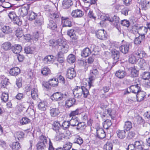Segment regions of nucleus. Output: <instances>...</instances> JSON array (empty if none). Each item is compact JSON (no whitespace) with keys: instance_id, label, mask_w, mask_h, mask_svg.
I'll return each instance as SVG.
<instances>
[{"instance_id":"nucleus-42","label":"nucleus","mask_w":150,"mask_h":150,"mask_svg":"<svg viewBox=\"0 0 150 150\" xmlns=\"http://www.w3.org/2000/svg\"><path fill=\"white\" fill-rule=\"evenodd\" d=\"M35 50L34 47L28 46L24 49L25 52L27 54H32Z\"/></svg>"},{"instance_id":"nucleus-24","label":"nucleus","mask_w":150,"mask_h":150,"mask_svg":"<svg viewBox=\"0 0 150 150\" xmlns=\"http://www.w3.org/2000/svg\"><path fill=\"white\" fill-rule=\"evenodd\" d=\"M134 54L137 57L139 58L140 59L144 57L146 55V54L145 52L141 50V49H138L135 52Z\"/></svg>"},{"instance_id":"nucleus-16","label":"nucleus","mask_w":150,"mask_h":150,"mask_svg":"<svg viewBox=\"0 0 150 150\" xmlns=\"http://www.w3.org/2000/svg\"><path fill=\"white\" fill-rule=\"evenodd\" d=\"M127 74V73L125 71L119 69L116 72L115 75L119 79H122L126 76Z\"/></svg>"},{"instance_id":"nucleus-22","label":"nucleus","mask_w":150,"mask_h":150,"mask_svg":"<svg viewBox=\"0 0 150 150\" xmlns=\"http://www.w3.org/2000/svg\"><path fill=\"white\" fill-rule=\"evenodd\" d=\"M62 40L59 38L57 40H50V46L55 47L57 45L59 46L60 44H61Z\"/></svg>"},{"instance_id":"nucleus-58","label":"nucleus","mask_w":150,"mask_h":150,"mask_svg":"<svg viewBox=\"0 0 150 150\" xmlns=\"http://www.w3.org/2000/svg\"><path fill=\"white\" fill-rule=\"evenodd\" d=\"M80 113L79 112V109H77L75 110L71 111V112L70 113L69 116L70 117H73V118L74 117V116L77 115Z\"/></svg>"},{"instance_id":"nucleus-17","label":"nucleus","mask_w":150,"mask_h":150,"mask_svg":"<svg viewBox=\"0 0 150 150\" xmlns=\"http://www.w3.org/2000/svg\"><path fill=\"white\" fill-rule=\"evenodd\" d=\"M62 21L63 23V27H71V22L69 20L68 17H62Z\"/></svg>"},{"instance_id":"nucleus-46","label":"nucleus","mask_w":150,"mask_h":150,"mask_svg":"<svg viewBox=\"0 0 150 150\" xmlns=\"http://www.w3.org/2000/svg\"><path fill=\"white\" fill-rule=\"evenodd\" d=\"M75 56L72 54H70L67 57V61L69 63H73L75 61Z\"/></svg>"},{"instance_id":"nucleus-52","label":"nucleus","mask_w":150,"mask_h":150,"mask_svg":"<svg viewBox=\"0 0 150 150\" xmlns=\"http://www.w3.org/2000/svg\"><path fill=\"white\" fill-rule=\"evenodd\" d=\"M49 82L50 83L51 86H57L58 84V81L56 78L50 79L49 80Z\"/></svg>"},{"instance_id":"nucleus-8","label":"nucleus","mask_w":150,"mask_h":150,"mask_svg":"<svg viewBox=\"0 0 150 150\" xmlns=\"http://www.w3.org/2000/svg\"><path fill=\"white\" fill-rule=\"evenodd\" d=\"M96 36L98 39L103 40H106L107 37L106 32L104 29L98 31L96 33Z\"/></svg>"},{"instance_id":"nucleus-40","label":"nucleus","mask_w":150,"mask_h":150,"mask_svg":"<svg viewBox=\"0 0 150 150\" xmlns=\"http://www.w3.org/2000/svg\"><path fill=\"white\" fill-rule=\"evenodd\" d=\"M117 137L123 139L125 136L126 132L124 130H118L117 131Z\"/></svg>"},{"instance_id":"nucleus-20","label":"nucleus","mask_w":150,"mask_h":150,"mask_svg":"<svg viewBox=\"0 0 150 150\" xmlns=\"http://www.w3.org/2000/svg\"><path fill=\"white\" fill-rule=\"evenodd\" d=\"M20 73V69L18 67H14L11 69L9 71V74L12 76H16Z\"/></svg>"},{"instance_id":"nucleus-30","label":"nucleus","mask_w":150,"mask_h":150,"mask_svg":"<svg viewBox=\"0 0 150 150\" xmlns=\"http://www.w3.org/2000/svg\"><path fill=\"white\" fill-rule=\"evenodd\" d=\"M47 103L46 101H43L40 102L38 105L39 109L42 111H45L46 110Z\"/></svg>"},{"instance_id":"nucleus-1","label":"nucleus","mask_w":150,"mask_h":150,"mask_svg":"<svg viewBox=\"0 0 150 150\" xmlns=\"http://www.w3.org/2000/svg\"><path fill=\"white\" fill-rule=\"evenodd\" d=\"M74 97L77 98H81L82 95L84 98H86L89 95L88 91L84 86H76L73 91Z\"/></svg>"},{"instance_id":"nucleus-25","label":"nucleus","mask_w":150,"mask_h":150,"mask_svg":"<svg viewBox=\"0 0 150 150\" xmlns=\"http://www.w3.org/2000/svg\"><path fill=\"white\" fill-rule=\"evenodd\" d=\"M140 88V87L138 86V84L136 85H132L129 87L131 91L135 93H137L138 92L140 91H141Z\"/></svg>"},{"instance_id":"nucleus-19","label":"nucleus","mask_w":150,"mask_h":150,"mask_svg":"<svg viewBox=\"0 0 150 150\" xmlns=\"http://www.w3.org/2000/svg\"><path fill=\"white\" fill-rule=\"evenodd\" d=\"M138 65L140 69L142 70H145L147 67V64L146 61L142 58L138 59Z\"/></svg>"},{"instance_id":"nucleus-11","label":"nucleus","mask_w":150,"mask_h":150,"mask_svg":"<svg viewBox=\"0 0 150 150\" xmlns=\"http://www.w3.org/2000/svg\"><path fill=\"white\" fill-rule=\"evenodd\" d=\"M56 134L52 140L54 142L60 141L64 138V132L62 131L56 132Z\"/></svg>"},{"instance_id":"nucleus-48","label":"nucleus","mask_w":150,"mask_h":150,"mask_svg":"<svg viewBox=\"0 0 150 150\" xmlns=\"http://www.w3.org/2000/svg\"><path fill=\"white\" fill-rule=\"evenodd\" d=\"M149 3H150V2L146 0L142 2L140 5L142 9L144 10L147 9Z\"/></svg>"},{"instance_id":"nucleus-49","label":"nucleus","mask_w":150,"mask_h":150,"mask_svg":"<svg viewBox=\"0 0 150 150\" xmlns=\"http://www.w3.org/2000/svg\"><path fill=\"white\" fill-rule=\"evenodd\" d=\"M11 147L12 149L14 150H18L21 147L20 144L17 142L13 143Z\"/></svg>"},{"instance_id":"nucleus-35","label":"nucleus","mask_w":150,"mask_h":150,"mask_svg":"<svg viewBox=\"0 0 150 150\" xmlns=\"http://www.w3.org/2000/svg\"><path fill=\"white\" fill-rule=\"evenodd\" d=\"M60 113L59 110L57 108H52L50 110V115L52 117H56L59 115Z\"/></svg>"},{"instance_id":"nucleus-7","label":"nucleus","mask_w":150,"mask_h":150,"mask_svg":"<svg viewBox=\"0 0 150 150\" xmlns=\"http://www.w3.org/2000/svg\"><path fill=\"white\" fill-rule=\"evenodd\" d=\"M119 17L116 16L115 15L112 18H110V17L109 16H106V18H105V20H107L109 21L110 22H112L114 21L115 22L116 24L117 25V26H116L117 29L118 30L120 33L121 32V29L119 27H118V24L119 23Z\"/></svg>"},{"instance_id":"nucleus-27","label":"nucleus","mask_w":150,"mask_h":150,"mask_svg":"<svg viewBox=\"0 0 150 150\" xmlns=\"http://www.w3.org/2000/svg\"><path fill=\"white\" fill-rule=\"evenodd\" d=\"M25 134L22 132L18 131L16 132L14 134V136L16 139L19 140H21L24 138Z\"/></svg>"},{"instance_id":"nucleus-4","label":"nucleus","mask_w":150,"mask_h":150,"mask_svg":"<svg viewBox=\"0 0 150 150\" xmlns=\"http://www.w3.org/2000/svg\"><path fill=\"white\" fill-rule=\"evenodd\" d=\"M98 74V72L97 69L93 68L90 71V75L89 77V81L88 82L89 87L90 88L92 81L95 79L96 76Z\"/></svg>"},{"instance_id":"nucleus-15","label":"nucleus","mask_w":150,"mask_h":150,"mask_svg":"<svg viewBox=\"0 0 150 150\" xmlns=\"http://www.w3.org/2000/svg\"><path fill=\"white\" fill-rule=\"evenodd\" d=\"M97 137L100 139H103L105 137V133L102 128H97L96 129Z\"/></svg>"},{"instance_id":"nucleus-31","label":"nucleus","mask_w":150,"mask_h":150,"mask_svg":"<svg viewBox=\"0 0 150 150\" xmlns=\"http://www.w3.org/2000/svg\"><path fill=\"white\" fill-rule=\"evenodd\" d=\"M72 2L71 0H64L62 3V6L64 8H69L71 5Z\"/></svg>"},{"instance_id":"nucleus-64","label":"nucleus","mask_w":150,"mask_h":150,"mask_svg":"<svg viewBox=\"0 0 150 150\" xmlns=\"http://www.w3.org/2000/svg\"><path fill=\"white\" fill-rule=\"evenodd\" d=\"M134 144L136 149L137 148L140 150H144V149H143V148L140 145L141 144L139 141H136Z\"/></svg>"},{"instance_id":"nucleus-33","label":"nucleus","mask_w":150,"mask_h":150,"mask_svg":"<svg viewBox=\"0 0 150 150\" xmlns=\"http://www.w3.org/2000/svg\"><path fill=\"white\" fill-rule=\"evenodd\" d=\"M3 32L6 34L11 33L12 32V28L9 26H4L2 28Z\"/></svg>"},{"instance_id":"nucleus-14","label":"nucleus","mask_w":150,"mask_h":150,"mask_svg":"<svg viewBox=\"0 0 150 150\" xmlns=\"http://www.w3.org/2000/svg\"><path fill=\"white\" fill-rule=\"evenodd\" d=\"M83 14V12L79 9L73 10L71 13V16L74 18L81 17Z\"/></svg>"},{"instance_id":"nucleus-26","label":"nucleus","mask_w":150,"mask_h":150,"mask_svg":"<svg viewBox=\"0 0 150 150\" xmlns=\"http://www.w3.org/2000/svg\"><path fill=\"white\" fill-rule=\"evenodd\" d=\"M61 127V125L58 121H54L52 124V129L56 132H60L61 131V129L59 127Z\"/></svg>"},{"instance_id":"nucleus-6","label":"nucleus","mask_w":150,"mask_h":150,"mask_svg":"<svg viewBox=\"0 0 150 150\" xmlns=\"http://www.w3.org/2000/svg\"><path fill=\"white\" fill-rule=\"evenodd\" d=\"M132 45L131 43L126 42L120 47V50L123 53L127 54L128 52L129 49L132 47Z\"/></svg>"},{"instance_id":"nucleus-29","label":"nucleus","mask_w":150,"mask_h":150,"mask_svg":"<svg viewBox=\"0 0 150 150\" xmlns=\"http://www.w3.org/2000/svg\"><path fill=\"white\" fill-rule=\"evenodd\" d=\"M91 53V50L89 48L86 47L81 52L82 57H86L88 56Z\"/></svg>"},{"instance_id":"nucleus-44","label":"nucleus","mask_w":150,"mask_h":150,"mask_svg":"<svg viewBox=\"0 0 150 150\" xmlns=\"http://www.w3.org/2000/svg\"><path fill=\"white\" fill-rule=\"evenodd\" d=\"M50 69L47 67H45L42 69L41 73L44 76H47L50 74Z\"/></svg>"},{"instance_id":"nucleus-2","label":"nucleus","mask_w":150,"mask_h":150,"mask_svg":"<svg viewBox=\"0 0 150 150\" xmlns=\"http://www.w3.org/2000/svg\"><path fill=\"white\" fill-rule=\"evenodd\" d=\"M40 141L37 143L36 146L37 150H45L46 148L47 140L45 136L42 135L39 137Z\"/></svg>"},{"instance_id":"nucleus-10","label":"nucleus","mask_w":150,"mask_h":150,"mask_svg":"<svg viewBox=\"0 0 150 150\" xmlns=\"http://www.w3.org/2000/svg\"><path fill=\"white\" fill-rule=\"evenodd\" d=\"M63 94L61 92H57L54 93L51 96V99L54 101H59L62 99Z\"/></svg>"},{"instance_id":"nucleus-62","label":"nucleus","mask_w":150,"mask_h":150,"mask_svg":"<svg viewBox=\"0 0 150 150\" xmlns=\"http://www.w3.org/2000/svg\"><path fill=\"white\" fill-rule=\"evenodd\" d=\"M129 61L130 63L132 64L135 63L137 61L135 56L133 55H131L129 58Z\"/></svg>"},{"instance_id":"nucleus-61","label":"nucleus","mask_w":150,"mask_h":150,"mask_svg":"<svg viewBox=\"0 0 150 150\" xmlns=\"http://www.w3.org/2000/svg\"><path fill=\"white\" fill-rule=\"evenodd\" d=\"M16 35L18 38L22 37L23 35V33L22 30L20 28L17 29L16 30Z\"/></svg>"},{"instance_id":"nucleus-41","label":"nucleus","mask_w":150,"mask_h":150,"mask_svg":"<svg viewBox=\"0 0 150 150\" xmlns=\"http://www.w3.org/2000/svg\"><path fill=\"white\" fill-rule=\"evenodd\" d=\"M43 23V19L41 16H39L35 21V24L38 25H40Z\"/></svg>"},{"instance_id":"nucleus-12","label":"nucleus","mask_w":150,"mask_h":150,"mask_svg":"<svg viewBox=\"0 0 150 150\" xmlns=\"http://www.w3.org/2000/svg\"><path fill=\"white\" fill-rule=\"evenodd\" d=\"M67 34L72 40H76L78 38V36L77 35V33L76 31L73 29H72L68 30Z\"/></svg>"},{"instance_id":"nucleus-34","label":"nucleus","mask_w":150,"mask_h":150,"mask_svg":"<svg viewBox=\"0 0 150 150\" xmlns=\"http://www.w3.org/2000/svg\"><path fill=\"white\" fill-rule=\"evenodd\" d=\"M1 47L4 50H8L11 49V44L9 42H6L2 44Z\"/></svg>"},{"instance_id":"nucleus-56","label":"nucleus","mask_w":150,"mask_h":150,"mask_svg":"<svg viewBox=\"0 0 150 150\" xmlns=\"http://www.w3.org/2000/svg\"><path fill=\"white\" fill-rule=\"evenodd\" d=\"M8 93L5 92L2 93L1 98V100L4 102L7 101L8 100Z\"/></svg>"},{"instance_id":"nucleus-39","label":"nucleus","mask_w":150,"mask_h":150,"mask_svg":"<svg viewBox=\"0 0 150 150\" xmlns=\"http://www.w3.org/2000/svg\"><path fill=\"white\" fill-rule=\"evenodd\" d=\"M69 122L70 125L74 127L76 126L77 125V124H78L79 122L77 118H76L75 117L74 118L72 117Z\"/></svg>"},{"instance_id":"nucleus-53","label":"nucleus","mask_w":150,"mask_h":150,"mask_svg":"<svg viewBox=\"0 0 150 150\" xmlns=\"http://www.w3.org/2000/svg\"><path fill=\"white\" fill-rule=\"evenodd\" d=\"M131 75L132 77H134L137 76L138 75V72L137 70L134 67L131 68Z\"/></svg>"},{"instance_id":"nucleus-32","label":"nucleus","mask_w":150,"mask_h":150,"mask_svg":"<svg viewBox=\"0 0 150 150\" xmlns=\"http://www.w3.org/2000/svg\"><path fill=\"white\" fill-rule=\"evenodd\" d=\"M132 127V123L131 122L127 121L125 122L123 127L124 130L127 131H129Z\"/></svg>"},{"instance_id":"nucleus-55","label":"nucleus","mask_w":150,"mask_h":150,"mask_svg":"<svg viewBox=\"0 0 150 150\" xmlns=\"http://www.w3.org/2000/svg\"><path fill=\"white\" fill-rule=\"evenodd\" d=\"M70 125L69 122L64 121L63 122L62 125H61V127L64 130L67 129Z\"/></svg>"},{"instance_id":"nucleus-51","label":"nucleus","mask_w":150,"mask_h":150,"mask_svg":"<svg viewBox=\"0 0 150 150\" xmlns=\"http://www.w3.org/2000/svg\"><path fill=\"white\" fill-rule=\"evenodd\" d=\"M111 125V121L109 120H107L103 123V127L104 128L108 129Z\"/></svg>"},{"instance_id":"nucleus-9","label":"nucleus","mask_w":150,"mask_h":150,"mask_svg":"<svg viewBox=\"0 0 150 150\" xmlns=\"http://www.w3.org/2000/svg\"><path fill=\"white\" fill-rule=\"evenodd\" d=\"M76 75V73L73 68H69L67 69L66 77L70 79H72Z\"/></svg>"},{"instance_id":"nucleus-60","label":"nucleus","mask_w":150,"mask_h":150,"mask_svg":"<svg viewBox=\"0 0 150 150\" xmlns=\"http://www.w3.org/2000/svg\"><path fill=\"white\" fill-rule=\"evenodd\" d=\"M14 24L17 25H21L22 24V22L19 18L16 16L13 20Z\"/></svg>"},{"instance_id":"nucleus-23","label":"nucleus","mask_w":150,"mask_h":150,"mask_svg":"<svg viewBox=\"0 0 150 150\" xmlns=\"http://www.w3.org/2000/svg\"><path fill=\"white\" fill-rule=\"evenodd\" d=\"M112 57L115 61H117L120 57V52L115 49L112 50L111 51Z\"/></svg>"},{"instance_id":"nucleus-47","label":"nucleus","mask_w":150,"mask_h":150,"mask_svg":"<svg viewBox=\"0 0 150 150\" xmlns=\"http://www.w3.org/2000/svg\"><path fill=\"white\" fill-rule=\"evenodd\" d=\"M145 36H139L136 38L134 40L135 44L136 45H139L141 43L142 40L144 38Z\"/></svg>"},{"instance_id":"nucleus-37","label":"nucleus","mask_w":150,"mask_h":150,"mask_svg":"<svg viewBox=\"0 0 150 150\" xmlns=\"http://www.w3.org/2000/svg\"><path fill=\"white\" fill-rule=\"evenodd\" d=\"M21 46L18 45H15V46H14L12 48V50L13 52L15 54H19L20 53L22 50Z\"/></svg>"},{"instance_id":"nucleus-54","label":"nucleus","mask_w":150,"mask_h":150,"mask_svg":"<svg viewBox=\"0 0 150 150\" xmlns=\"http://www.w3.org/2000/svg\"><path fill=\"white\" fill-rule=\"evenodd\" d=\"M72 146V143L69 142H66L64 145L63 149L64 150H69Z\"/></svg>"},{"instance_id":"nucleus-13","label":"nucleus","mask_w":150,"mask_h":150,"mask_svg":"<svg viewBox=\"0 0 150 150\" xmlns=\"http://www.w3.org/2000/svg\"><path fill=\"white\" fill-rule=\"evenodd\" d=\"M29 9V7L27 5L22 7L19 9L18 13L21 16L24 17L28 14Z\"/></svg>"},{"instance_id":"nucleus-28","label":"nucleus","mask_w":150,"mask_h":150,"mask_svg":"<svg viewBox=\"0 0 150 150\" xmlns=\"http://www.w3.org/2000/svg\"><path fill=\"white\" fill-rule=\"evenodd\" d=\"M76 102V100L74 98H70L66 101V106L69 108H70L74 105Z\"/></svg>"},{"instance_id":"nucleus-57","label":"nucleus","mask_w":150,"mask_h":150,"mask_svg":"<svg viewBox=\"0 0 150 150\" xmlns=\"http://www.w3.org/2000/svg\"><path fill=\"white\" fill-rule=\"evenodd\" d=\"M30 122V120L27 117H23L20 121V124L21 125H26Z\"/></svg>"},{"instance_id":"nucleus-18","label":"nucleus","mask_w":150,"mask_h":150,"mask_svg":"<svg viewBox=\"0 0 150 150\" xmlns=\"http://www.w3.org/2000/svg\"><path fill=\"white\" fill-rule=\"evenodd\" d=\"M146 96V93L142 91L138 92L136 95L137 100L138 102H141L143 100Z\"/></svg>"},{"instance_id":"nucleus-3","label":"nucleus","mask_w":150,"mask_h":150,"mask_svg":"<svg viewBox=\"0 0 150 150\" xmlns=\"http://www.w3.org/2000/svg\"><path fill=\"white\" fill-rule=\"evenodd\" d=\"M132 29H136L140 36H145V35L147 33L148 30L147 28L146 27L139 25H134Z\"/></svg>"},{"instance_id":"nucleus-63","label":"nucleus","mask_w":150,"mask_h":150,"mask_svg":"<svg viewBox=\"0 0 150 150\" xmlns=\"http://www.w3.org/2000/svg\"><path fill=\"white\" fill-rule=\"evenodd\" d=\"M9 83V79L7 78H5L1 81V87L5 88V86H6V85H8Z\"/></svg>"},{"instance_id":"nucleus-38","label":"nucleus","mask_w":150,"mask_h":150,"mask_svg":"<svg viewBox=\"0 0 150 150\" xmlns=\"http://www.w3.org/2000/svg\"><path fill=\"white\" fill-rule=\"evenodd\" d=\"M31 96L32 98L34 100L38 98V90L37 88H33L31 91Z\"/></svg>"},{"instance_id":"nucleus-43","label":"nucleus","mask_w":150,"mask_h":150,"mask_svg":"<svg viewBox=\"0 0 150 150\" xmlns=\"http://www.w3.org/2000/svg\"><path fill=\"white\" fill-rule=\"evenodd\" d=\"M113 145L112 143L110 142H107L104 146V150H112Z\"/></svg>"},{"instance_id":"nucleus-5","label":"nucleus","mask_w":150,"mask_h":150,"mask_svg":"<svg viewBox=\"0 0 150 150\" xmlns=\"http://www.w3.org/2000/svg\"><path fill=\"white\" fill-rule=\"evenodd\" d=\"M61 43V44H60L59 46L61 48V51L58 53V57L60 58L62 57L61 55H60V53H66L68 51L69 47L66 41L62 40Z\"/></svg>"},{"instance_id":"nucleus-59","label":"nucleus","mask_w":150,"mask_h":150,"mask_svg":"<svg viewBox=\"0 0 150 150\" xmlns=\"http://www.w3.org/2000/svg\"><path fill=\"white\" fill-rule=\"evenodd\" d=\"M142 78L144 80H148L150 78V74L149 72H144L142 75Z\"/></svg>"},{"instance_id":"nucleus-36","label":"nucleus","mask_w":150,"mask_h":150,"mask_svg":"<svg viewBox=\"0 0 150 150\" xmlns=\"http://www.w3.org/2000/svg\"><path fill=\"white\" fill-rule=\"evenodd\" d=\"M47 27L51 30H55L57 28V25L53 21L50 20L48 24Z\"/></svg>"},{"instance_id":"nucleus-21","label":"nucleus","mask_w":150,"mask_h":150,"mask_svg":"<svg viewBox=\"0 0 150 150\" xmlns=\"http://www.w3.org/2000/svg\"><path fill=\"white\" fill-rule=\"evenodd\" d=\"M44 63L46 64H50L52 63L54 61V58L52 55H48L44 58L43 60Z\"/></svg>"},{"instance_id":"nucleus-45","label":"nucleus","mask_w":150,"mask_h":150,"mask_svg":"<svg viewBox=\"0 0 150 150\" xmlns=\"http://www.w3.org/2000/svg\"><path fill=\"white\" fill-rule=\"evenodd\" d=\"M83 142L82 138L79 136H76L73 141L74 143L77 144L79 145H81Z\"/></svg>"},{"instance_id":"nucleus-50","label":"nucleus","mask_w":150,"mask_h":150,"mask_svg":"<svg viewBox=\"0 0 150 150\" xmlns=\"http://www.w3.org/2000/svg\"><path fill=\"white\" fill-rule=\"evenodd\" d=\"M28 16L29 20L32 21L35 19V18L37 16V15L33 11H29Z\"/></svg>"}]
</instances>
